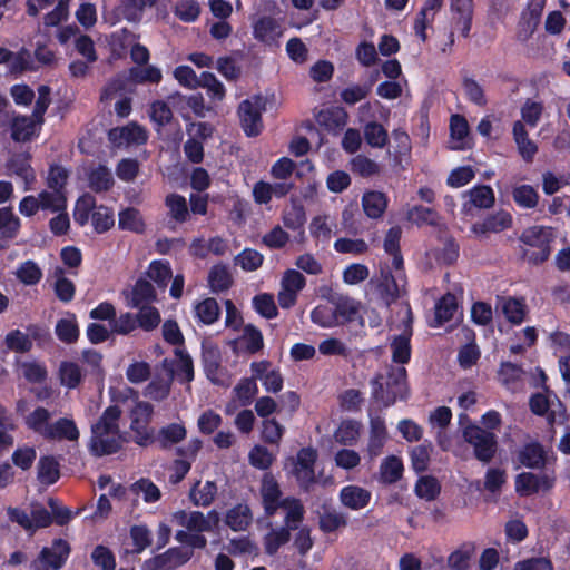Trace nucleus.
I'll use <instances>...</instances> for the list:
<instances>
[{"instance_id": "nucleus-1", "label": "nucleus", "mask_w": 570, "mask_h": 570, "mask_svg": "<svg viewBox=\"0 0 570 570\" xmlns=\"http://www.w3.org/2000/svg\"><path fill=\"white\" fill-rule=\"evenodd\" d=\"M121 410L118 405H109L91 426L89 440V452L96 458L118 453L126 442L120 428L119 420Z\"/></svg>"}, {"instance_id": "nucleus-2", "label": "nucleus", "mask_w": 570, "mask_h": 570, "mask_svg": "<svg viewBox=\"0 0 570 570\" xmlns=\"http://www.w3.org/2000/svg\"><path fill=\"white\" fill-rule=\"evenodd\" d=\"M259 495L266 518H273L278 509H284L287 521L304 520L305 508L302 501L295 497H283L281 485L272 473L263 475Z\"/></svg>"}, {"instance_id": "nucleus-3", "label": "nucleus", "mask_w": 570, "mask_h": 570, "mask_svg": "<svg viewBox=\"0 0 570 570\" xmlns=\"http://www.w3.org/2000/svg\"><path fill=\"white\" fill-rule=\"evenodd\" d=\"M370 385L373 401L384 407L409 397L407 371L404 366H390L386 374L376 373Z\"/></svg>"}, {"instance_id": "nucleus-4", "label": "nucleus", "mask_w": 570, "mask_h": 570, "mask_svg": "<svg viewBox=\"0 0 570 570\" xmlns=\"http://www.w3.org/2000/svg\"><path fill=\"white\" fill-rule=\"evenodd\" d=\"M519 240L527 246L520 248L521 258L534 266L542 265L551 255L552 228L530 226L521 233Z\"/></svg>"}, {"instance_id": "nucleus-5", "label": "nucleus", "mask_w": 570, "mask_h": 570, "mask_svg": "<svg viewBox=\"0 0 570 570\" xmlns=\"http://www.w3.org/2000/svg\"><path fill=\"white\" fill-rule=\"evenodd\" d=\"M459 423L462 426L464 441L473 448L475 459L483 463L491 462L498 450V439L494 432L487 431L471 422L468 414L464 413L459 415Z\"/></svg>"}, {"instance_id": "nucleus-6", "label": "nucleus", "mask_w": 570, "mask_h": 570, "mask_svg": "<svg viewBox=\"0 0 570 570\" xmlns=\"http://www.w3.org/2000/svg\"><path fill=\"white\" fill-rule=\"evenodd\" d=\"M265 109L266 101L261 95H255L239 104L237 112L242 129L247 137L261 135L264 128L262 114Z\"/></svg>"}, {"instance_id": "nucleus-7", "label": "nucleus", "mask_w": 570, "mask_h": 570, "mask_svg": "<svg viewBox=\"0 0 570 570\" xmlns=\"http://www.w3.org/2000/svg\"><path fill=\"white\" fill-rule=\"evenodd\" d=\"M318 458L317 450L312 446H305L297 451L296 456L292 458V474L299 488L308 491L316 483L315 464Z\"/></svg>"}, {"instance_id": "nucleus-8", "label": "nucleus", "mask_w": 570, "mask_h": 570, "mask_svg": "<svg viewBox=\"0 0 570 570\" xmlns=\"http://www.w3.org/2000/svg\"><path fill=\"white\" fill-rule=\"evenodd\" d=\"M71 553L69 542L62 538L53 539L50 547H43L31 562L33 570H60Z\"/></svg>"}, {"instance_id": "nucleus-9", "label": "nucleus", "mask_w": 570, "mask_h": 570, "mask_svg": "<svg viewBox=\"0 0 570 570\" xmlns=\"http://www.w3.org/2000/svg\"><path fill=\"white\" fill-rule=\"evenodd\" d=\"M412 318L403 321V331L397 335H393L390 341L391 360L394 364L403 366L410 363L412 357Z\"/></svg>"}, {"instance_id": "nucleus-10", "label": "nucleus", "mask_w": 570, "mask_h": 570, "mask_svg": "<svg viewBox=\"0 0 570 570\" xmlns=\"http://www.w3.org/2000/svg\"><path fill=\"white\" fill-rule=\"evenodd\" d=\"M153 413V406L147 402H140L131 412L130 429L134 432V441L140 446H147L154 441L153 431L148 429V421Z\"/></svg>"}, {"instance_id": "nucleus-11", "label": "nucleus", "mask_w": 570, "mask_h": 570, "mask_svg": "<svg viewBox=\"0 0 570 570\" xmlns=\"http://www.w3.org/2000/svg\"><path fill=\"white\" fill-rule=\"evenodd\" d=\"M271 367L272 362L268 360L255 361L250 364V372L261 380L266 392L276 394L283 389L284 377L278 368Z\"/></svg>"}, {"instance_id": "nucleus-12", "label": "nucleus", "mask_w": 570, "mask_h": 570, "mask_svg": "<svg viewBox=\"0 0 570 570\" xmlns=\"http://www.w3.org/2000/svg\"><path fill=\"white\" fill-rule=\"evenodd\" d=\"M554 485V478L543 473L537 475L532 472H522L515 478V491L521 497L538 493L540 490L548 491Z\"/></svg>"}, {"instance_id": "nucleus-13", "label": "nucleus", "mask_w": 570, "mask_h": 570, "mask_svg": "<svg viewBox=\"0 0 570 570\" xmlns=\"http://www.w3.org/2000/svg\"><path fill=\"white\" fill-rule=\"evenodd\" d=\"M302 522L303 521H287V517H285L284 525L272 529L264 535L263 544L265 553L268 556L276 554L279 548L291 540V531L297 530Z\"/></svg>"}, {"instance_id": "nucleus-14", "label": "nucleus", "mask_w": 570, "mask_h": 570, "mask_svg": "<svg viewBox=\"0 0 570 570\" xmlns=\"http://www.w3.org/2000/svg\"><path fill=\"white\" fill-rule=\"evenodd\" d=\"M202 363L206 377L214 384H222V353L216 344H202Z\"/></svg>"}, {"instance_id": "nucleus-15", "label": "nucleus", "mask_w": 570, "mask_h": 570, "mask_svg": "<svg viewBox=\"0 0 570 570\" xmlns=\"http://www.w3.org/2000/svg\"><path fill=\"white\" fill-rule=\"evenodd\" d=\"M282 35L283 29L275 18L263 16L253 22L254 38L266 46L277 43Z\"/></svg>"}, {"instance_id": "nucleus-16", "label": "nucleus", "mask_w": 570, "mask_h": 570, "mask_svg": "<svg viewBox=\"0 0 570 570\" xmlns=\"http://www.w3.org/2000/svg\"><path fill=\"white\" fill-rule=\"evenodd\" d=\"M512 226V215L500 209L493 214H489L482 222L472 225V232L476 235H487L490 233H500Z\"/></svg>"}, {"instance_id": "nucleus-17", "label": "nucleus", "mask_w": 570, "mask_h": 570, "mask_svg": "<svg viewBox=\"0 0 570 570\" xmlns=\"http://www.w3.org/2000/svg\"><path fill=\"white\" fill-rule=\"evenodd\" d=\"M109 139L115 144L126 142L127 145H145L148 140L147 130L137 122H130L120 128L109 131Z\"/></svg>"}, {"instance_id": "nucleus-18", "label": "nucleus", "mask_w": 570, "mask_h": 570, "mask_svg": "<svg viewBox=\"0 0 570 570\" xmlns=\"http://www.w3.org/2000/svg\"><path fill=\"white\" fill-rule=\"evenodd\" d=\"M104 356L94 348H87L81 352V363L85 377L92 383H102L105 379V370L102 366Z\"/></svg>"}, {"instance_id": "nucleus-19", "label": "nucleus", "mask_w": 570, "mask_h": 570, "mask_svg": "<svg viewBox=\"0 0 570 570\" xmlns=\"http://www.w3.org/2000/svg\"><path fill=\"white\" fill-rule=\"evenodd\" d=\"M80 432L72 419L60 417L55 423L49 424L43 439L49 441H62L67 440L70 442L78 441Z\"/></svg>"}, {"instance_id": "nucleus-20", "label": "nucleus", "mask_w": 570, "mask_h": 570, "mask_svg": "<svg viewBox=\"0 0 570 570\" xmlns=\"http://www.w3.org/2000/svg\"><path fill=\"white\" fill-rule=\"evenodd\" d=\"M341 503L351 510H361L367 507L372 499V493L360 485H345L340 491Z\"/></svg>"}, {"instance_id": "nucleus-21", "label": "nucleus", "mask_w": 570, "mask_h": 570, "mask_svg": "<svg viewBox=\"0 0 570 570\" xmlns=\"http://www.w3.org/2000/svg\"><path fill=\"white\" fill-rule=\"evenodd\" d=\"M547 0H528L520 14V28L531 36L538 28Z\"/></svg>"}, {"instance_id": "nucleus-22", "label": "nucleus", "mask_w": 570, "mask_h": 570, "mask_svg": "<svg viewBox=\"0 0 570 570\" xmlns=\"http://www.w3.org/2000/svg\"><path fill=\"white\" fill-rule=\"evenodd\" d=\"M518 461L529 469H543L547 464V454L541 443L530 442L518 452Z\"/></svg>"}, {"instance_id": "nucleus-23", "label": "nucleus", "mask_w": 570, "mask_h": 570, "mask_svg": "<svg viewBox=\"0 0 570 570\" xmlns=\"http://www.w3.org/2000/svg\"><path fill=\"white\" fill-rule=\"evenodd\" d=\"M225 523L235 532L246 531L253 523L252 509L246 503H237L226 512Z\"/></svg>"}, {"instance_id": "nucleus-24", "label": "nucleus", "mask_w": 570, "mask_h": 570, "mask_svg": "<svg viewBox=\"0 0 570 570\" xmlns=\"http://www.w3.org/2000/svg\"><path fill=\"white\" fill-rule=\"evenodd\" d=\"M332 316L336 323H352L360 316V303L348 296H340L334 302Z\"/></svg>"}, {"instance_id": "nucleus-25", "label": "nucleus", "mask_w": 570, "mask_h": 570, "mask_svg": "<svg viewBox=\"0 0 570 570\" xmlns=\"http://www.w3.org/2000/svg\"><path fill=\"white\" fill-rule=\"evenodd\" d=\"M58 376L60 384L69 390H75L88 380L85 377L81 366L77 362L62 361L59 365Z\"/></svg>"}, {"instance_id": "nucleus-26", "label": "nucleus", "mask_w": 570, "mask_h": 570, "mask_svg": "<svg viewBox=\"0 0 570 570\" xmlns=\"http://www.w3.org/2000/svg\"><path fill=\"white\" fill-rule=\"evenodd\" d=\"M317 121L326 130L338 132L343 130L346 125L347 112L343 107H331L320 111L317 115Z\"/></svg>"}, {"instance_id": "nucleus-27", "label": "nucleus", "mask_w": 570, "mask_h": 570, "mask_svg": "<svg viewBox=\"0 0 570 570\" xmlns=\"http://www.w3.org/2000/svg\"><path fill=\"white\" fill-rule=\"evenodd\" d=\"M501 311L507 321L513 325H520L527 316L528 307L523 297H502Z\"/></svg>"}, {"instance_id": "nucleus-28", "label": "nucleus", "mask_w": 570, "mask_h": 570, "mask_svg": "<svg viewBox=\"0 0 570 570\" xmlns=\"http://www.w3.org/2000/svg\"><path fill=\"white\" fill-rule=\"evenodd\" d=\"M175 521L187 528L190 532H210V525L208 519H205V514L200 511L179 510L174 513Z\"/></svg>"}, {"instance_id": "nucleus-29", "label": "nucleus", "mask_w": 570, "mask_h": 570, "mask_svg": "<svg viewBox=\"0 0 570 570\" xmlns=\"http://www.w3.org/2000/svg\"><path fill=\"white\" fill-rule=\"evenodd\" d=\"M458 311V301L454 294L446 293L436 302L432 327H440L451 321Z\"/></svg>"}, {"instance_id": "nucleus-30", "label": "nucleus", "mask_w": 570, "mask_h": 570, "mask_svg": "<svg viewBox=\"0 0 570 570\" xmlns=\"http://www.w3.org/2000/svg\"><path fill=\"white\" fill-rule=\"evenodd\" d=\"M387 431L385 421L381 416L371 417L370 421V440L367 451L371 456H377L381 454L382 449L385 444Z\"/></svg>"}, {"instance_id": "nucleus-31", "label": "nucleus", "mask_w": 570, "mask_h": 570, "mask_svg": "<svg viewBox=\"0 0 570 570\" xmlns=\"http://www.w3.org/2000/svg\"><path fill=\"white\" fill-rule=\"evenodd\" d=\"M362 207L367 217L380 218L387 207V197L382 191H365L362 196Z\"/></svg>"}, {"instance_id": "nucleus-32", "label": "nucleus", "mask_w": 570, "mask_h": 570, "mask_svg": "<svg viewBox=\"0 0 570 570\" xmlns=\"http://www.w3.org/2000/svg\"><path fill=\"white\" fill-rule=\"evenodd\" d=\"M37 470V479L43 485H52L60 478V465L53 455L41 456Z\"/></svg>"}, {"instance_id": "nucleus-33", "label": "nucleus", "mask_w": 570, "mask_h": 570, "mask_svg": "<svg viewBox=\"0 0 570 570\" xmlns=\"http://www.w3.org/2000/svg\"><path fill=\"white\" fill-rule=\"evenodd\" d=\"M403 462L396 455L386 456L380 465V481L383 484H394L403 476Z\"/></svg>"}, {"instance_id": "nucleus-34", "label": "nucleus", "mask_w": 570, "mask_h": 570, "mask_svg": "<svg viewBox=\"0 0 570 570\" xmlns=\"http://www.w3.org/2000/svg\"><path fill=\"white\" fill-rule=\"evenodd\" d=\"M193 550L181 547H173L164 553L157 554L156 560L163 562L165 570H175L176 568L187 563L193 557Z\"/></svg>"}, {"instance_id": "nucleus-35", "label": "nucleus", "mask_w": 570, "mask_h": 570, "mask_svg": "<svg viewBox=\"0 0 570 570\" xmlns=\"http://www.w3.org/2000/svg\"><path fill=\"white\" fill-rule=\"evenodd\" d=\"M475 553V544L471 541L463 542L448 557V566L452 570H469L470 561Z\"/></svg>"}, {"instance_id": "nucleus-36", "label": "nucleus", "mask_w": 570, "mask_h": 570, "mask_svg": "<svg viewBox=\"0 0 570 570\" xmlns=\"http://www.w3.org/2000/svg\"><path fill=\"white\" fill-rule=\"evenodd\" d=\"M114 184L112 174L105 165H99L88 174V186L97 194L108 191Z\"/></svg>"}, {"instance_id": "nucleus-37", "label": "nucleus", "mask_w": 570, "mask_h": 570, "mask_svg": "<svg viewBox=\"0 0 570 570\" xmlns=\"http://www.w3.org/2000/svg\"><path fill=\"white\" fill-rule=\"evenodd\" d=\"M36 130V120L28 116H16L11 121V138L16 142H26L32 139Z\"/></svg>"}, {"instance_id": "nucleus-38", "label": "nucleus", "mask_w": 570, "mask_h": 570, "mask_svg": "<svg viewBox=\"0 0 570 570\" xmlns=\"http://www.w3.org/2000/svg\"><path fill=\"white\" fill-rule=\"evenodd\" d=\"M511 195L515 205L523 209L535 208L540 199L538 190L528 184L513 187Z\"/></svg>"}, {"instance_id": "nucleus-39", "label": "nucleus", "mask_w": 570, "mask_h": 570, "mask_svg": "<svg viewBox=\"0 0 570 570\" xmlns=\"http://www.w3.org/2000/svg\"><path fill=\"white\" fill-rule=\"evenodd\" d=\"M187 435L186 428L179 423H170L158 431L157 441L166 450L183 441Z\"/></svg>"}, {"instance_id": "nucleus-40", "label": "nucleus", "mask_w": 570, "mask_h": 570, "mask_svg": "<svg viewBox=\"0 0 570 570\" xmlns=\"http://www.w3.org/2000/svg\"><path fill=\"white\" fill-rule=\"evenodd\" d=\"M239 341L244 351L250 355L257 354L264 347V337L261 330L250 323L244 326Z\"/></svg>"}, {"instance_id": "nucleus-41", "label": "nucleus", "mask_w": 570, "mask_h": 570, "mask_svg": "<svg viewBox=\"0 0 570 570\" xmlns=\"http://www.w3.org/2000/svg\"><path fill=\"white\" fill-rule=\"evenodd\" d=\"M156 291L150 282L145 278H138L131 292V306L139 307L149 305L156 299Z\"/></svg>"}, {"instance_id": "nucleus-42", "label": "nucleus", "mask_w": 570, "mask_h": 570, "mask_svg": "<svg viewBox=\"0 0 570 570\" xmlns=\"http://www.w3.org/2000/svg\"><path fill=\"white\" fill-rule=\"evenodd\" d=\"M200 481H197L190 489L189 498L194 505L208 507L210 505L217 493V485L214 481H206L205 484L198 489Z\"/></svg>"}, {"instance_id": "nucleus-43", "label": "nucleus", "mask_w": 570, "mask_h": 570, "mask_svg": "<svg viewBox=\"0 0 570 570\" xmlns=\"http://www.w3.org/2000/svg\"><path fill=\"white\" fill-rule=\"evenodd\" d=\"M195 316L204 325H212L218 321L220 308L217 301L213 297L205 298L195 305Z\"/></svg>"}, {"instance_id": "nucleus-44", "label": "nucleus", "mask_w": 570, "mask_h": 570, "mask_svg": "<svg viewBox=\"0 0 570 570\" xmlns=\"http://www.w3.org/2000/svg\"><path fill=\"white\" fill-rule=\"evenodd\" d=\"M433 445L429 440H425L423 443L411 449V465L416 473H423L428 470Z\"/></svg>"}, {"instance_id": "nucleus-45", "label": "nucleus", "mask_w": 570, "mask_h": 570, "mask_svg": "<svg viewBox=\"0 0 570 570\" xmlns=\"http://www.w3.org/2000/svg\"><path fill=\"white\" fill-rule=\"evenodd\" d=\"M175 356L178 358L176 363V375L180 383H190L195 377L194 362L186 348L176 347Z\"/></svg>"}, {"instance_id": "nucleus-46", "label": "nucleus", "mask_w": 570, "mask_h": 570, "mask_svg": "<svg viewBox=\"0 0 570 570\" xmlns=\"http://www.w3.org/2000/svg\"><path fill=\"white\" fill-rule=\"evenodd\" d=\"M96 198L89 193L81 195L75 205L73 219L79 226H85L97 208Z\"/></svg>"}, {"instance_id": "nucleus-47", "label": "nucleus", "mask_w": 570, "mask_h": 570, "mask_svg": "<svg viewBox=\"0 0 570 570\" xmlns=\"http://www.w3.org/2000/svg\"><path fill=\"white\" fill-rule=\"evenodd\" d=\"M55 333L59 341L66 344H73L79 338V326L76 320V315L71 314L70 318L58 320Z\"/></svg>"}, {"instance_id": "nucleus-48", "label": "nucleus", "mask_w": 570, "mask_h": 570, "mask_svg": "<svg viewBox=\"0 0 570 570\" xmlns=\"http://www.w3.org/2000/svg\"><path fill=\"white\" fill-rule=\"evenodd\" d=\"M208 283L214 293H219L227 291L232 286L233 278L225 265L217 264L209 271Z\"/></svg>"}, {"instance_id": "nucleus-49", "label": "nucleus", "mask_w": 570, "mask_h": 570, "mask_svg": "<svg viewBox=\"0 0 570 570\" xmlns=\"http://www.w3.org/2000/svg\"><path fill=\"white\" fill-rule=\"evenodd\" d=\"M468 194L471 205L480 209H489L495 203L494 191L489 185H476Z\"/></svg>"}, {"instance_id": "nucleus-50", "label": "nucleus", "mask_w": 570, "mask_h": 570, "mask_svg": "<svg viewBox=\"0 0 570 570\" xmlns=\"http://www.w3.org/2000/svg\"><path fill=\"white\" fill-rule=\"evenodd\" d=\"M364 139L373 148H383L389 141L387 130L377 121H368L363 128Z\"/></svg>"}, {"instance_id": "nucleus-51", "label": "nucleus", "mask_w": 570, "mask_h": 570, "mask_svg": "<svg viewBox=\"0 0 570 570\" xmlns=\"http://www.w3.org/2000/svg\"><path fill=\"white\" fill-rule=\"evenodd\" d=\"M65 271L61 267H58L55 272V275L57 277L53 291L57 296V298L67 304L70 303L76 295V285L72 281L63 276Z\"/></svg>"}, {"instance_id": "nucleus-52", "label": "nucleus", "mask_w": 570, "mask_h": 570, "mask_svg": "<svg viewBox=\"0 0 570 570\" xmlns=\"http://www.w3.org/2000/svg\"><path fill=\"white\" fill-rule=\"evenodd\" d=\"M118 227L140 234L145 230V223L138 209L128 207L119 213Z\"/></svg>"}, {"instance_id": "nucleus-53", "label": "nucleus", "mask_w": 570, "mask_h": 570, "mask_svg": "<svg viewBox=\"0 0 570 570\" xmlns=\"http://www.w3.org/2000/svg\"><path fill=\"white\" fill-rule=\"evenodd\" d=\"M158 0H122L120 13L127 21L136 22L142 17L146 7H153Z\"/></svg>"}, {"instance_id": "nucleus-54", "label": "nucleus", "mask_w": 570, "mask_h": 570, "mask_svg": "<svg viewBox=\"0 0 570 570\" xmlns=\"http://www.w3.org/2000/svg\"><path fill=\"white\" fill-rule=\"evenodd\" d=\"M414 491L419 498L433 501L441 493V484L435 476L424 475L416 481Z\"/></svg>"}, {"instance_id": "nucleus-55", "label": "nucleus", "mask_w": 570, "mask_h": 570, "mask_svg": "<svg viewBox=\"0 0 570 570\" xmlns=\"http://www.w3.org/2000/svg\"><path fill=\"white\" fill-rule=\"evenodd\" d=\"M16 277L23 285L33 286L41 281L42 271L35 261L28 259L18 266Z\"/></svg>"}, {"instance_id": "nucleus-56", "label": "nucleus", "mask_w": 570, "mask_h": 570, "mask_svg": "<svg viewBox=\"0 0 570 570\" xmlns=\"http://www.w3.org/2000/svg\"><path fill=\"white\" fill-rule=\"evenodd\" d=\"M129 79L135 83H159L163 79L161 70L155 66L131 67Z\"/></svg>"}, {"instance_id": "nucleus-57", "label": "nucleus", "mask_w": 570, "mask_h": 570, "mask_svg": "<svg viewBox=\"0 0 570 570\" xmlns=\"http://www.w3.org/2000/svg\"><path fill=\"white\" fill-rule=\"evenodd\" d=\"M138 308L139 312L136 314L138 327L145 332H151L157 328L161 322L159 311L150 304L139 306Z\"/></svg>"}, {"instance_id": "nucleus-58", "label": "nucleus", "mask_w": 570, "mask_h": 570, "mask_svg": "<svg viewBox=\"0 0 570 570\" xmlns=\"http://www.w3.org/2000/svg\"><path fill=\"white\" fill-rule=\"evenodd\" d=\"M523 374L524 371L521 365L509 361L501 362L498 370L499 381L508 389L513 387L517 382L521 381Z\"/></svg>"}, {"instance_id": "nucleus-59", "label": "nucleus", "mask_w": 570, "mask_h": 570, "mask_svg": "<svg viewBox=\"0 0 570 570\" xmlns=\"http://www.w3.org/2000/svg\"><path fill=\"white\" fill-rule=\"evenodd\" d=\"M253 308L266 320H273L278 315L274 296L268 293H261L253 297Z\"/></svg>"}, {"instance_id": "nucleus-60", "label": "nucleus", "mask_w": 570, "mask_h": 570, "mask_svg": "<svg viewBox=\"0 0 570 570\" xmlns=\"http://www.w3.org/2000/svg\"><path fill=\"white\" fill-rule=\"evenodd\" d=\"M4 344L8 350L21 354L30 352L33 345L28 333L20 330L10 331L4 337Z\"/></svg>"}, {"instance_id": "nucleus-61", "label": "nucleus", "mask_w": 570, "mask_h": 570, "mask_svg": "<svg viewBox=\"0 0 570 570\" xmlns=\"http://www.w3.org/2000/svg\"><path fill=\"white\" fill-rule=\"evenodd\" d=\"M147 275L153 279L159 287H166L168 281L173 276V271L169 262L155 259L149 264Z\"/></svg>"}, {"instance_id": "nucleus-62", "label": "nucleus", "mask_w": 570, "mask_h": 570, "mask_svg": "<svg viewBox=\"0 0 570 570\" xmlns=\"http://www.w3.org/2000/svg\"><path fill=\"white\" fill-rule=\"evenodd\" d=\"M91 223L98 234L108 232L115 224L114 210L107 206L100 205L92 212Z\"/></svg>"}, {"instance_id": "nucleus-63", "label": "nucleus", "mask_w": 570, "mask_h": 570, "mask_svg": "<svg viewBox=\"0 0 570 570\" xmlns=\"http://www.w3.org/2000/svg\"><path fill=\"white\" fill-rule=\"evenodd\" d=\"M50 412L43 407H36L26 419V425L43 438L49 426Z\"/></svg>"}, {"instance_id": "nucleus-64", "label": "nucleus", "mask_w": 570, "mask_h": 570, "mask_svg": "<svg viewBox=\"0 0 570 570\" xmlns=\"http://www.w3.org/2000/svg\"><path fill=\"white\" fill-rule=\"evenodd\" d=\"M92 563L100 570H115L116 557L114 552L104 544H98L94 548L90 554Z\"/></svg>"}]
</instances>
